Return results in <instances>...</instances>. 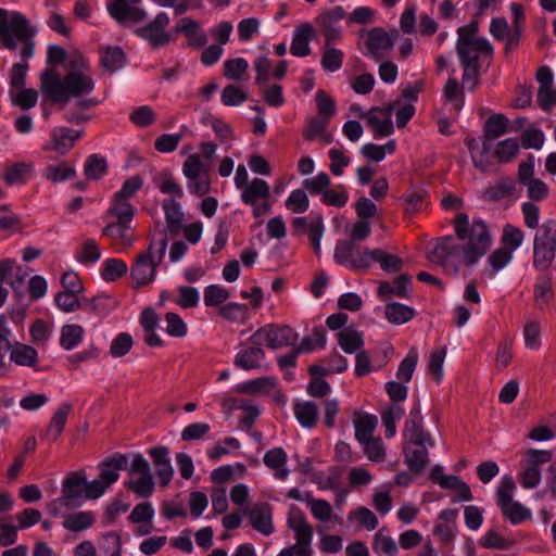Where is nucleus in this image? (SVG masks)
<instances>
[{
    "label": "nucleus",
    "mask_w": 556,
    "mask_h": 556,
    "mask_svg": "<svg viewBox=\"0 0 556 556\" xmlns=\"http://www.w3.org/2000/svg\"><path fill=\"white\" fill-rule=\"evenodd\" d=\"M100 61L104 70L113 73L124 66L125 54L118 47H109L103 51Z\"/></svg>",
    "instance_id": "45"
},
{
    "label": "nucleus",
    "mask_w": 556,
    "mask_h": 556,
    "mask_svg": "<svg viewBox=\"0 0 556 556\" xmlns=\"http://www.w3.org/2000/svg\"><path fill=\"white\" fill-rule=\"evenodd\" d=\"M154 185L162 193L174 194L177 198L184 197L181 187L174 180L169 170H163L153 177Z\"/></svg>",
    "instance_id": "43"
},
{
    "label": "nucleus",
    "mask_w": 556,
    "mask_h": 556,
    "mask_svg": "<svg viewBox=\"0 0 556 556\" xmlns=\"http://www.w3.org/2000/svg\"><path fill=\"white\" fill-rule=\"evenodd\" d=\"M399 35L397 29H392L391 33H387L382 27L370 29L366 34V54L372 56L376 61L381 60L393 48V42Z\"/></svg>",
    "instance_id": "13"
},
{
    "label": "nucleus",
    "mask_w": 556,
    "mask_h": 556,
    "mask_svg": "<svg viewBox=\"0 0 556 556\" xmlns=\"http://www.w3.org/2000/svg\"><path fill=\"white\" fill-rule=\"evenodd\" d=\"M249 517L252 527L264 535L274 532L271 521V507L267 503H256L249 510Z\"/></svg>",
    "instance_id": "22"
},
{
    "label": "nucleus",
    "mask_w": 556,
    "mask_h": 556,
    "mask_svg": "<svg viewBox=\"0 0 556 556\" xmlns=\"http://www.w3.org/2000/svg\"><path fill=\"white\" fill-rule=\"evenodd\" d=\"M556 255V220L546 219L533 239V266L539 270L551 267Z\"/></svg>",
    "instance_id": "6"
},
{
    "label": "nucleus",
    "mask_w": 556,
    "mask_h": 556,
    "mask_svg": "<svg viewBox=\"0 0 556 556\" xmlns=\"http://www.w3.org/2000/svg\"><path fill=\"white\" fill-rule=\"evenodd\" d=\"M118 305L116 299L111 295L101 294L84 300V307L98 315H108Z\"/></svg>",
    "instance_id": "37"
},
{
    "label": "nucleus",
    "mask_w": 556,
    "mask_h": 556,
    "mask_svg": "<svg viewBox=\"0 0 556 556\" xmlns=\"http://www.w3.org/2000/svg\"><path fill=\"white\" fill-rule=\"evenodd\" d=\"M328 124L329 121H327V117L316 116L309 118L303 129L304 139L312 141L320 135H324V131L327 130Z\"/></svg>",
    "instance_id": "62"
},
{
    "label": "nucleus",
    "mask_w": 556,
    "mask_h": 556,
    "mask_svg": "<svg viewBox=\"0 0 556 556\" xmlns=\"http://www.w3.org/2000/svg\"><path fill=\"white\" fill-rule=\"evenodd\" d=\"M127 265L118 258H108L103 263L101 276L105 281H115L127 273Z\"/></svg>",
    "instance_id": "51"
},
{
    "label": "nucleus",
    "mask_w": 556,
    "mask_h": 556,
    "mask_svg": "<svg viewBox=\"0 0 556 556\" xmlns=\"http://www.w3.org/2000/svg\"><path fill=\"white\" fill-rule=\"evenodd\" d=\"M508 131V119L503 114L490 116L484 125V135L490 139H497Z\"/></svg>",
    "instance_id": "49"
},
{
    "label": "nucleus",
    "mask_w": 556,
    "mask_h": 556,
    "mask_svg": "<svg viewBox=\"0 0 556 556\" xmlns=\"http://www.w3.org/2000/svg\"><path fill=\"white\" fill-rule=\"evenodd\" d=\"M455 237L448 236L435 241L428 252L430 262L443 267L448 275H457L462 267L475 265L491 244V236L484 222L475 219L469 224L466 214L454 218Z\"/></svg>",
    "instance_id": "1"
},
{
    "label": "nucleus",
    "mask_w": 556,
    "mask_h": 556,
    "mask_svg": "<svg viewBox=\"0 0 556 556\" xmlns=\"http://www.w3.org/2000/svg\"><path fill=\"white\" fill-rule=\"evenodd\" d=\"M36 33L37 29L30 25L24 14L0 9V46L7 50L18 51L22 59L10 71V90L25 86L28 59L34 54Z\"/></svg>",
    "instance_id": "3"
},
{
    "label": "nucleus",
    "mask_w": 556,
    "mask_h": 556,
    "mask_svg": "<svg viewBox=\"0 0 556 556\" xmlns=\"http://www.w3.org/2000/svg\"><path fill=\"white\" fill-rule=\"evenodd\" d=\"M346 13L344 9L340 5L333 7L321 14L316 18V23L320 28L323 36L325 37L326 46H329L331 42L338 41L341 39V27L340 22L345 17Z\"/></svg>",
    "instance_id": "14"
},
{
    "label": "nucleus",
    "mask_w": 556,
    "mask_h": 556,
    "mask_svg": "<svg viewBox=\"0 0 556 556\" xmlns=\"http://www.w3.org/2000/svg\"><path fill=\"white\" fill-rule=\"evenodd\" d=\"M96 522L92 511H78L64 517L63 527L72 532H79L89 529Z\"/></svg>",
    "instance_id": "35"
},
{
    "label": "nucleus",
    "mask_w": 556,
    "mask_h": 556,
    "mask_svg": "<svg viewBox=\"0 0 556 556\" xmlns=\"http://www.w3.org/2000/svg\"><path fill=\"white\" fill-rule=\"evenodd\" d=\"M338 341L341 349L349 354L355 353L364 344L362 333L351 328L342 329L338 333Z\"/></svg>",
    "instance_id": "42"
},
{
    "label": "nucleus",
    "mask_w": 556,
    "mask_h": 556,
    "mask_svg": "<svg viewBox=\"0 0 556 556\" xmlns=\"http://www.w3.org/2000/svg\"><path fill=\"white\" fill-rule=\"evenodd\" d=\"M81 136V131L68 127H58L51 134V141L47 146L58 154H66Z\"/></svg>",
    "instance_id": "18"
},
{
    "label": "nucleus",
    "mask_w": 556,
    "mask_h": 556,
    "mask_svg": "<svg viewBox=\"0 0 556 556\" xmlns=\"http://www.w3.org/2000/svg\"><path fill=\"white\" fill-rule=\"evenodd\" d=\"M129 479L124 483L125 488L137 496L146 498L152 495L154 480L147 459L141 454H136L128 468Z\"/></svg>",
    "instance_id": "8"
},
{
    "label": "nucleus",
    "mask_w": 556,
    "mask_h": 556,
    "mask_svg": "<svg viewBox=\"0 0 556 556\" xmlns=\"http://www.w3.org/2000/svg\"><path fill=\"white\" fill-rule=\"evenodd\" d=\"M364 446V453L371 462L381 463L386 459L383 442L380 438H369L359 442Z\"/></svg>",
    "instance_id": "56"
},
{
    "label": "nucleus",
    "mask_w": 556,
    "mask_h": 556,
    "mask_svg": "<svg viewBox=\"0 0 556 556\" xmlns=\"http://www.w3.org/2000/svg\"><path fill=\"white\" fill-rule=\"evenodd\" d=\"M513 260V252L503 247L492 252L488 258L490 268L485 269V274L494 277L496 273L503 269Z\"/></svg>",
    "instance_id": "44"
},
{
    "label": "nucleus",
    "mask_w": 556,
    "mask_h": 556,
    "mask_svg": "<svg viewBox=\"0 0 556 556\" xmlns=\"http://www.w3.org/2000/svg\"><path fill=\"white\" fill-rule=\"evenodd\" d=\"M519 150V141L516 138H507L496 143L493 154L500 163H509L518 155Z\"/></svg>",
    "instance_id": "38"
},
{
    "label": "nucleus",
    "mask_w": 556,
    "mask_h": 556,
    "mask_svg": "<svg viewBox=\"0 0 556 556\" xmlns=\"http://www.w3.org/2000/svg\"><path fill=\"white\" fill-rule=\"evenodd\" d=\"M298 333L286 325H266L256 330L249 339L250 343L266 342L269 349L277 350L285 346L294 345L298 341Z\"/></svg>",
    "instance_id": "10"
},
{
    "label": "nucleus",
    "mask_w": 556,
    "mask_h": 556,
    "mask_svg": "<svg viewBox=\"0 0 556 556\" xmlns=\"http://www.w3.org/2000/svg\"><path fill=\"white\" fill-rule=\"evenodd\" d=\"M418 362V351L416 348H410L406 357L401 362L396 377L402 382H408L415 371Z\"/></svg>",
    "instance_id": "52"
},
{
    "label": "nucleus",
    "mask_w": 556,
    "mask_h": 556,
    "mask_svg": "<svg viewBox=\"0 0 556 556\" xmlns=\"http://www.w3.org/2000/svg\"><path fill=\"white\" fill-rule=\"evenodd\" d=\"M384 315L391 324L400 325L410 320L415 311L404 304L392 302L386 305Z\"/></svg>",
    "instance_id": "41"
},
{
    "label": "nucleus",
    "mask_w": 556,
    "mask_h": 556,
    "mask_svg": "<svg viewBox=\"0 0 556 556\" xmlns=\"http://www.w3.org/2000/svg\"><path fill=\"white\" fill-rule=\"evenodd\" d=\"M66 74L47 68L40 74L41 92L52 102L65 105L73 98L90 94L96 87L88 60L79 52L70 54Z\"/></svg>",
    "instance_id": "2"
},
{
    "label": "nucleus",
    "mask_w": 556,
    "mask_h": 556,
    "mask_svg": "<svg viewBox=\"0 0 556 556\" xmlns=\"http://www.w3.org/2000/svg\"><path fill=\"white\" fill-rule=\"evenodd\" d=\"M160 478L161 485L165 486L173 478V467L169 460V451L166 446H154L148 451Z\"/></svg>",
    "instance_id": "21"
},
{
    "label": "nucleus",
    "mask_w": 556,
    "mask_h": 556,
    "mask_svg": "<svg viewBox=\"0 0 556 556\" xmlns=\"http://www.w3.org/2000/svg\"><path fill=\"white\" fill-rule=\"evenodd\" d=\"M294 415L305 428H313L318 421V406L314 402H299L294 405Z\"/></svg>",
    "instance_id": "36"
},
{
    "label": "nucleus",
    "mask_w": 556,
    "mask_h": 556,
    "mask_svg": "<svg viewBox=\"0 0 556 556\" xmlns=\"http://www.w3.org/2000/svg\"><path fill=\"white\" fill-rule=\"evenodd\" d=\"M553 453L547 450L529 448L523 452L520 462L521 472L518 480L525 489L536 488L542 478L541 466L548 463Z\"/></svg>",
    "instance_id": "7"
},
{
    "label": "nucleus",
    "mask_w": 556,
    "mask_h": 556,
    "mask_svg": "<svg viewBox=\"0 0 556 556\" xmlns=\"http://www.w3.org/2000/svg\"><path fill=\"white\" fill-rule=\"evenodd\" d=\"M108 214L119 220L131 222L135 215V208L129 203V200L114 194L112 205L109 207Z\"/></svg>",
    "instance_id": "47"
},
{
    "label": "nucleus",
    "mask_w": 556,
    "mask_h": 556,
    "mask_svg": "<svg viewBox=\"0 0 556 556\" xmlns=\"http://www.w3.org/2000/svg\"><path fill=\"white\" fill-rule=\"evenodd\" d=\"M478 33V21H472L457 29L456 52L460 63L481 65V61L492 59L494 51L492 45L486 38L479 37Z\"/></svg>",
    "instance_id": "4"
},
{
    "label": "nucleus",
    "mask_w": 556,
    "mask_h": 556,
    "mask_svg": "<svg viewBox=\"0 0 556 556\" xmlns=\"http://www.w3.org/2000/svg\"><path fill=\"white\" fill-rule=\"evenodd\" d=\"M287 459V453L281 447L271 448L264 455V464L275 470V477L279 480H285L289 476Z\"/></svg>",
    "instance_id": "31"
},
{
    "label": "nucleus",
    "mask_w": 556,
    "mask_h": 556,
    "mask_svg": "<svg viewBox=\"0 0 556 556\" xmlns=\"http://www.w3.org/2000/svg\"><path fill=\"white\" fill-rule=\"evenodd\" d=\"M516 182L513 178H502L494 185L490 186L483 193V198L488 201L496 202L515 193Z\"/></svg>",
    "instance_id": "34"
},
{
    "label": "nucleus",
    "mask_w": 556,
    "mask_h": 556,
    "mask_svg": "<svg viewBox=\"0 0 556 556\" xmlns=\"http://www.w3.org/2000/svg\"><path fill=\"white\" fill-rule=\"evenodd\" d=\"M404 415V408L397 405L390 406L381 414L382 422L386 427V435L392 438L395 432V421L400 420Z\"/></svg>",
    "instance_id": "60"
},
{
    "label": "nucleus",
    "mask_w": 556,
    "mask_h": 556,
    "mask_svg": "<svg viewBox=\"0 0 556 556\" xmlns=\"http://www.w3.org/2000/svg\"><path fill=\"white\" fill-rule=\"evenodd\" d=\"M75 173L74 167L62 162L56 165H49L46 169V178L56 184L73 178Z\"/></svg>",
    "instance_id": "59"
},
{
    "label": "nucleus",
    "mask_w": 556,
    "mask_h": 556,
    "mask_svg": "<svg viewBox=\"0 0 556 556\" xmlns=\"http://www.w3.org/2000/svg\"><path fill=\"white\" fill-rule=\"evenodd\" d=\"M10 99L12 103L22 110H29L34 108L38 100V93L35 89H21L10 90Z\"/></svg>",
    "instance_id": "46"
},
{
    "label": "nucleus",
    "mask_w": 556,
    "mask_h": 556,
    "mask_svg": "<svg viewBox=\"0 0 556 556\" xmlns=\"http://www.w3.org/2000/svg\"><path fill=\"white\" fill-rule=\"evenodd\" d=\"M315 30L308 23L301 24L294 34L290 52L295 56H306L311 53L309 42L314 38Z\"/></svg>",
    "instance_id": "29"
},
{
    "label": "nucleus",
    "mask_w": 556,
    "mask_h": 556,
    "mask_svg": "<svg viewBox=\"0 0 556 556\" xmlns=\"http://www.w3.org/2000/svg\"><path fill=\"white\" fill-rule=\"evenodd\" d=\"M380 112L381 108H372L367 113H361L359 117L366 119L376 137L390 136L394 130L391 117L388 114L383 116Z\"/></svg>",
    "instance_id": "24"
},
{
    "label": "nucleus",
    "mask_w": 556,
    "mask_h": 556,
    "mask_svg": "<svg viewBox=\"0 0 556 556\" xmlns=\"http://www.w3.org/2000/svg\"><path fill=\"white\" fill-rule=\"evenodd\" d=\"M178 295L174 300L181 308L195 307L200 300L199 291L194 287L179 286L177 288Z\"/></svg>",
    "instance_id": "55"
},
{
    "label": "nucleus",
    "mask_w": 556,
    "mask_h": 556,
    "mask_svg": "<svg viewBox=\"0 0 556 556\" xmlns=\"http://www.w3.org/2000/svg\"><path fill=\"white\" fill-rule=\"evenodd\" d=\"M554 296L552 281L548 277L539 278L534 286V300L542 308L543 305L548 304Z\"/></svg>",
    "instance_id": "57"
},
{
    "label": "nucleus",
    "mask_w": 556,
    "mask_h": 556,
    "mask_svg": "<svg viewBox=\"0 0 556 556\" xmlns=\"http://www.w3.org/2000/svg\"><path fill=\"white\" fill-rule=\"evenodd\" d=\"M503 515L513 523H518L525 520L529 511L520 503L510 501L500 506Z\"/></svg>",
    "instance_id": "63"
},
{
    "label": "nucleus",
    "mask_w": 556,
    "mask_h": 556,
    "mask_svg": "<svg viewBox=\"0 0 556 556\" xmlns=\"http://www.w3.org/2000/svg\"><path fill=\"white\" fill-rule=\"evenodd\" d=\"M523 238L525 233L520 228L510 224L504 226L502 235L503 248L509 249L514 253L522 244Z\"/></svg>",
    "instance_id": "53"
},
{
    "label": "nucleus",
    "mask_w": 556,
    "mask_h": 556,
    "mask_svg": "<svg viewBox=\"0 0 556 556\" xmlns=\"http://www.w3.org/2000/svg\"><path fill=\"white\" fill-rule=\"evenodd\" d=\"M355 428V438L358 442L372 438V433L378 425V418L370 414L355 412L353 416Z\"/></svg>",
    "instance_id": "30"
},
{
    "label": "nucleus",
    "mask_w": 556,
    "mask_h": 556,
    "mask_svg": "<svg viewBox=\"0 0 556 556\" xmlns=\"http://www.w3.org/2000/svg\"><path fill=\"white\" fill-rule=\"evenodd\" d=\"M405 443L421 444L428 443L430 446L434 445L433 440L424 430L422 416L419 407H414L409 414V418L406 420L404 430Z\"/></svg>",
    "instance_id": "15"
},
{
    "label": "nucleus",
    "mask_w": 556,
    "mask_h": 556,
    "mask_svg": "<svg viewBox=\"0 0 556 556\" xmlns=\"http://www.w3.org/2000/svg\"><path fill=\"white\" fill-rule=\"evenodd\" d=\"M72 410V405L68 403L62 404L52 416L49 427L45 433V438L49 441H55L62 433L68 414Z\"/></svg>",
    "instance_id": "33"
},
{
    "label": "nucleus",
    "mask_w": 556,
    "mask_h": 556,
    "mask_svg": "<svg viewBox=\"0 0 556 556\" xmlns=\"http://www.w3.org/2000/svg\"><path fill=\"white\" fill-rule=\"evenodd\" d=\"M251 345L241 350L235 357V365L244 370H251L261 367V362L265 357V352L261 348L262 343H250Z\"/></svg>",
    "instance_id": "27"
},
{
    "label": "nucleus",
    "mask_w": 556,
    "mask_h": 556,
    "mask_svg": "<svg viewBox=\"0 0 556 556\" xmlns=\"http://www.w3.org/2000/svg\"><path fill=\"white\" fill-rule=\"evenodd\" d=\"M219 314L227 320L233 323H244L248 319V306L235 302L224 305Z\"/></svg>",
    "instance_id": "58"
},
{
    "label": "nucleus",
    "mask_w": 556,
    "mask_h": 556,
    "mask_svg": "<svg viewBox=\"0 0 556 556\" xmlns=\"http://www.w3.org/2000/svg\"><path fill=\"white\" fill-rule=\"evenodd\" d=\"M106 160L97 154H92L87 159L84 172L88 179H99L106 173Z\"/></svg>",
    "instance_id": "54"
},
{
    "label": "nucleus",
    "mask_w": 556,
    "mask_h": 556,
    "mask_svg": "<svg viewBox=\"0 0 556 556\" xmlns=\"http://www.w3.org/2000/svg\"><path fill=\"white\" fill-rule=\"evenodd\" d=\"M175 31L182 33L192 48L204 47L207 42V36L201 29L200 24L190 17L180 18L175 26Z\"/></svg>",
    "instance_id": "23"
},
{
    "label": "nucleus",
    "mask_w": 556,
    "mask_h": 556,
    "mask_svg": "<svg viewBox=\"0 0 556 556\" xmlns=\"http://www.w3.org/2000/svg\"><path fill=\"white\" fill-rule=\"evenodd\" d=\"M134 344L132 338L127 332L119 333L111 343L110 354L117 358L125 356Z\"/></svg>",
    "instance_id": "64"
},
{
    "label": "nucleus",
    "mask_w": 556,
    "mask_h": 556,
    "mask_svg": "<svg viewBox=\"0 0 556 556\" xmlns=\"http://www.w3.org/2000/svg\"><path fill=\"white\" fill-rule=\"evenodd\" d=\"M306 503L317 520L325 522L332 519V507L327 501L309 497Z\"/></svg>",
    "instance_id": "61"
},
{
    "label": "nucleus",
    "mask_w": 556,
    "mask_h": 556,
    "mask_svg": "<svg viewBox=\"0 0 556 556\" xmlns=\"http://www.w3.org/2000/svg\"><path fill=\"white\" fill-rule=\"evenodd\" d=\"M182 173L188 179L190 192L202 197L210 191L207 170L199 154H191L186 159L182 165Z\"/></svg>",
    "instance_id": "11"
},
{
    "label": "nucleus",
    "mask_w": 556,
    "mask_h": 556,
    "mask_svg": "<svg viewBox=\"0 0 556 556\" xmlns=\"http://www.w3.org/2000/svg\"><path fill=\"white\" fill-rule=\"evenodd\" d=\"M86 477L80 472H71L63 481L62 496L72 506L76 508L81 505L85 496Z\"/></svg>",
    "instance_id": "16"
},
{
    "label": "nucleus",
    "mask_w": 556,
    "mask_h": 556,
    "mask_svg": "<svg viewBox=\"0 0 556 556\" xmlns=\"http://www.w3.org/2000/svg\"><path fill=\"white\" fill-rule=\"evenodd\" d=\"M371 250L362 249L353 241L341 240L334 249L337 263L356 271H366L371 265Z\"/></svg>",
    "instance_id": "9"
},
{
    "label": "nucleus",
    "mask_w": 556,
    "mask_h": 556,
    "mask_svg": "<svg viewBox=\"0 0 556 556\" xmlns=\"http://www.w3.org/2000/svg\"><path fill=\"white\" fill-rule=\"evenodd\" d=\"M126 466V455L114 454L99 465V478L106 484V486H110L118 480V471L125 469Z\"/></svg>",
    "instance_id": "26"
},
{
    "label": "nucleus",
    "mask_w": 556,
    "mask_h": 556,
    "mask_svg": "<svg viewBox=\"0 0 556 556\" xmlns=\"http://www.w3.org/2000/svg\"><path fill=\"white\" fill-rule=\"evenodd\" d=\"M84 328L76 324L64 325L61 328L60 345L64 350H73L76 348L84 338Z\"/></svg>",
    "instance_id": "39"
},
{
    "label": "nucleus",
    "mask_w": 556,
    "mask_h": 556,
    "mask_svg": "<svg viewBox=\"0 0 556 556\" xmlns=\"http://www.w3.org/2000/svg\"><path fill=\"white\" fill-rule=\"evenodd\" d=\"M10 358L16 365L20 366H28L33 367L36 365L38 359L37 351L26 344L17 343L15 346L11 348Z\"/></svg>",
    "instance_id": "40"
},
{
    "label": "nucleus",
    "mask_w": 556,
    "mask_h": 556,
    "mask_svg": "<svg viewBox=\"0 0 556 556\" xmlns=\"http://www.w3.org/2000/svg\"><path fill=\"white\" fill-rule=\"evenodd\" d=\"M427 445L429 444H404L405 462L409 469L415 473L421 472L429 463Z\"/></svg>",
    "instance_id": "25"
},
{
    "label": "nucleus",
    "mask_w": 556,
    "mask_h": 556,
    "mask_svg": "<svg viewBox=\"0 0 556 556\" xmlns=\"http://www.w3.org/2000/svg\"><path fill=\"white\" fill-rule=\"evenodd\" d=\"M169 17L165 12H160L153 21L136 30L137 35L147 40L152 48L165 47L170 43L172 36L166 31Z\"/></svg>",
    "instance_id": "12"
},
{
    "label": "nucleus",
    "mask_w": 556,
    "mask_h": 556,
    "mask_svg": "<svg viewBox=\"0 0 556 556\" xmlns=\"http://www.w3.org/2000/svg\"><path fill=\"white\" fill-rule=\"evenodd\" d=\"M166 248L167 239L162 237L159 241L151 242L146 252L137 255L130 268V277L135 289L149 285L154 280L156 267L162 263Z\"/></svg>",
    "instance_id": "5"
},
{
    "label": "nucleus",
    "mask_w": 556,
    "mask_h": 556,
    "mask_svg": "<svg viewBox=\"0 0 556 556\" xmlns=\"http://www.w3.org/2000/svg\"><path fill=\"white\" fill-rule=\"evenodd\" d=\"M410 277L402 274L394 279L393 282L382 281L378 288V295L382 301H387L390 296L406 298L409 293Z\"/></svg>",
    "instance_id": "28"
},
{
    "label": "nucleus",
    "mask_w": 556,
    "mask_h": 556,
    "mask_svg": "<svg viewBox=\"0 0 556 556\" xmlns=\"http://www.w3.org/2000/svg\"><path fill=\"white\" fill-rule=\"evenodd\" d=\"M106 7L111 16L118 23H123L126 20L138 23L147 16V12L143 9L131 7L126 0H110Z\"/></svg>",
    "instance_id": "20"
},
{
    "label": "nucleus",
    "mask_w": 556,
    "mask_h": 556,
    "mask_svg": "<svg viewBox=\"0 0 556 556\" xmlns=\"http://www.w3.org/2000/svg\"><path fill=\"white\" fill-rule=\"evenodd\" d=\"M371 263L378 262L381 268L388 273H396L402 268L403 261L393 254H387L380 249L371 250Z\"/></svg>",
    "instance_id": "50"
},
{
    "label": "nucleus",
    "mask_w": 556,
    "mask_h": 556,
    "mask_svg": "<svg viewBox=\"0 0 556 556\" xmlns=\"http://www.w3.org/2000/svg\"><path fill=\"white\" fill-rule=\"evenodd\" d=\"M31 173V166L26 163H16L5 168L3 174L4 181L12 185H22Z\"/></svg>",
    "instance_id": "48"
},
{
    "label": "nucleus",
    "mask_w": 556,
    "mask_h": 556,
    "mask_svg": "<svg viewBox=\"0 0 556 556\" xmlns=\"http://www.w3.org/2000/svg\"><path fill=\"white\" fill-rule=\"evenodd\" d=\"M288 527L294 532L295 543L311 545L313 540V527L307 522L303 511L292 506L288 515Z\"/></svg>",
    "instance_id": "17"
},
{
    "label": "nucleus",
    "mask_w": 556,
    "mask_h": 556,
    "mask_svg": "<svg viewBox=\"0 0 556 556\" xmlns=\"http://www.w3.org/2000/svg\"><path fill=\"white\" fill-rule=\"evenodd\" d=\"M241 190L242 202L250 205H254L258 199L269 198L270 194L268 184L261 178H254Z\"/></svg>",
    "instance_id": "32"
},
{
    "label": "nucleus",
    "mask_w": 556,
    "mask_h": 556,
    "mask_svg": "<svg viewBox=\"0 0 556 556\" xmlns=\"http://www.w3.org/2000/svg\"><path fill=\"white\" fill-rule=\"evenodd\" d=\"M128 220L109 223L102 230V235L111 238L119 249H127L134 243V235Z\"/></svg>",
    "instance_id": "19"
}]
</instances>
